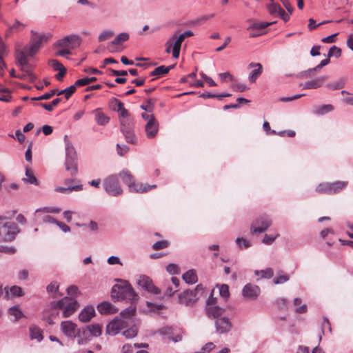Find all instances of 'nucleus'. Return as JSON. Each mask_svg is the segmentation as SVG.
Listing matches in <instances>:
<instances>
[{
	"label": "nucleus",
	"mask_w": 353,
	"mask_h": 353,
	"mask_svg": "<svg viewBox=\"0 0 353 353\" xmlns=\"http://www.w3.org/2000/svg\"><path fill=\"white\" fill-rule=\"evenodd\" d=\"M215 326L216 332L219 334L228 332L232 328V324L229 319L225 317L218 319L216 321Z\"/></svg>",
	"instance_id": "obj_17"
},
{
	"label": "nucleus",
	"mask_w": 353,
	"mask_h": 353,
	"mask_svg": "<svg viewBox=\"0 0 353 353\" xmlns=\"http://www.w3.org/2000/svg\"><path fill=\"white\" fill-rule=\"evenodd\" d=\"M6 52V48L2 42V41L0 39V76H3L4 68L6 67L5 62L3 61V55Z\"/></svg>",
	"instance_id": "obj_40"
},
{
	"label": "nucleus",
	"mask_w": 353,
	"mask_h": 353,
	"mask_svg": "<svg viewBox=\"0 0 353 353\" xmlns=\"http://www.w3.org/2000/svg\"><path fill=\"white\" fill-rule=\"evenodd\" d=\"M94 119L99 125H105L110 121V117L99 110L94 111Z\"/></svg>",
	"instance_id": "obj_28"
},
{
	"label": "nucleus",
	"mask_w": 353,
	"mask_h": 353,
	"mask_svg": "<svg viewBox=\"0 0 353 353\" xmlns=\"http://www.w3.org/2000/svg\"><path fill=\"white\" fill-rule=\"evenodd\" d=\"M61 329L66 336L72 339H74V338L77 337V332L79 330L77 329V325L70 321H65L61 322Z\"/></svg>",
	"instance_id": "obj_11"
},
{
	"label": "nucleus",
	"mask_w": 353,
	"mask_h": 353,
	"mask_svg": "<svg viewBox=\"0 0 353 353\" xmlns=\"http://www.w3.org/2000/svg\"><path fill=\"white\" fill-rule=\"evenodd\" d=\"M25 24L16 21L13 25L10 26L6 32V36H8L10 33L18 32L23 30L25 28Z\"/></svg>",
	"instance_id": "obj_37"
},
{
	"label": "nucleus",
	"mask_w": 353,
	"mask_h": 353,
	"mask_svg": "<svg viewBox=\"0 0 353 353\" xmlns=\"http://www.w3.org/2000/svg\"><path fill=\"white\" fill-rule=\"evenodd\" d=\"M327 77H320L316 79L308 81L303 85V89H316L322 86L324 82L326 81Z\"/></svg>",
	"instance_id": "obj_25"
},
{
	"label": "nucleus",
	"mask_w": 353,
	"mask_h": 353,
	"mask_svg": "<svg viewBox=\"0 0 353 353\" xmlns=\"http://www.w3.org/2000/svg\"><path fill=\"white\" fill-rule=\"evenodd\" d=\"M83 190V185L81 184L76 185H69L66 187L57 186L54 188L55 192L63 194H70L73 191H81Z\"/></svg>",
	"instance_id": "obj_27"
},
{
	"label": "nucleus",
	"mask_w": 353,
	"mask_h": 353,
	"mask_svg": "<svg viewBox=\"0 0 353 353\" xmlns=\"http://www.w3.org/2000/svg\"><path fill=\"white\" fill-rule=\"evenodd\" d=\"M166 270L171 274H177L179 273V268L174 263H170L166 266Z\"/></svg>",
	"instance_id": "obj_60"
},
{
	"label": "nucleus",
	"mask_w": 353,
	"mask_h": 353,
	"mask_svg": "<svg viewBox=\"0 0 353 353\" xmlns=\"http://www.w3.org/2000/svg\"><path fill=\"white\" fill-rule=\"evenodd\" d=\"M8 313L14 317L15 321L20 319L23 316V312L19 306L17 305L11 307L8 310Z\"/></svg>",
	"instance_id": "obj_42"
},
{
	"label": "nucleus",
	"mask_w": 353,
	"mask_h": 353,
	"mask_svg": "<svg viewBox=\"0 0 353 353\" xmlns=\"http://www.w3.org/2000/svg\"><path fill=\"white\" fill-rule=\"evenodd\" d=\"M330 183V193H336L343 190L347 185L345 181H336Z\"/></svg>",
	"instance_id": "obj_36"
},
{
	"label": "nucleus",
	"mask_w": 353,
	"mask_h": 353,
	"mask_svg": "<svg viewBox=\"0 0 353 353\" xmlns=\"http://www.w3.org/2000/svg\"><path fill=\"white\" fill-rule=\"evenodd\" d=\"M154 102H152L150 99L148 100L145 103L142 104L141 105V108L142 110L149 112L152 113L154 110Z\"/></svg>",
	"instance_id": "obj_58"
},
{
	"label": "nucleus",
	"mask_w": 353,
	"mask_h": 353,
	"mask_svg": "<svg viewBox=\"0 0 353 353\" xmlns=\"http://www.w3.org/2000/svg\"><path fill=\"white\" fill-rule=\"evenodd\" d=\"M70 48L74 49L81 44V39L77 35H69Z\"/></svg>",
	"instance_id": "obj_44"
},
{
	"label": "nucleus",
	"mask_w": 353,
	"mask_h": 353,
	"mask_svg": "<svg viewBox=\"0 0 353 353\" xmlns=\"http://www.w3.org/2000/svg\"><path fill=\"white\" fill-rule=\"evenodd\" d=\"M137 283L139 286L153 294H157L160 292L159 288L154 285L148 276H140Z\"/></svg>",
	"instance_id": "obj_13"
},
{
	"label": "nucleus",
	"mask_w": 353,
	"mask_h": 353,
	"mask_svg": "<svg viewBox=\"0 0 353 353\" xmlns=\"http://www.w3.org/2000/svg\"><path fill=\"white\" fill-rule=\"evenodd\" d=\"M127 123L125 121H122V125H121V130L124 134L127 142L132 144L137 143V139L132 131V121H127Z\"/></svg>",
	"instance_id": "obj_12"
},
{
	"label": "nucleus",
	"mask_w": 353,
	"mask_h": 353,
	"mask_svg": "<svg viewBox=\"0 0 353 353\" xmlns=\"http://www.w3.org/2000/svg\"><path fill=\"white\" fill-rule=\"evenodd\" d=\"M316 191L320 193H328L330 194V183H320L316 188Z\"/></svg>",
	"instance_id": "obj_49"
},
{
	"label": "nucleus",
	"mask_w": 353,
	"mask_h": 353,
	"mask_svg": "<svg viewBox=\"0 0 353 353\" xmlns=\"http://www.w3.org/2000/svg\"><path fill=\"white\" fill-rule=\"evenodd\" d=\"M269 12L272 15H279L283 8L279 4L272 3L268 6Z\"/></svg>",
	"instance_id": "obj_46"
},
{
	"label": "nucleus",
	"mask_w": 353,
	"mask_h": 353,
	"mask_svg": "<svg viewBox=\"0 0 353 353\" xmlns=\"http://www.w3.org/2000/svg\"><path fill=\"white\" fill-rule=\"evenodd\" d=\"M219 288L220 296L224 299H228L230 296L229 287L226 284L217 285Z\"/></svg>",
	"instance_id": "obj_51"
},
{
	"label": "nucleus",
	"mask_w": 353,
	"mask_h": 353,
	"mask_svg": "<svg viewBox=\"0 0 353 353\" xmlns=\"http://www.w3.org/2000/svg\"><path fill=\"white\" fill-rule=\"evenodd\" d=\"M346 83V79L345 78H341L334 82L330 83L327 85V87L331 90H339L343 88Z\"/></svg>",
	"instance_id": "obj_38"
},
{
	"label": "nucleus",
	"mask_w": 353,
	"mask_h": 353,
	"mask_svg": "<svg viewBox=\"0 0 353 353\" xmlns=\"http://www.w3.org/2000/svg\"><path fill=\"white\" fill-rule=\"evenodd\" d=\"M159 130V124L156 119H151L146 123L145 126V131L146 136L149 139H152L156 137Z\"/></svg>",
	"instance_id": "obj_21"
},
{
	"label": "nucleus",
	"mask_w": 353,
	"mask_h": 353,
	"mask_svg": "<svg viewBox=\"0 0 353 353\" xmlns=\"http://www.w3.org/2000/svg\"><path fill=\"white\" fill-rule=\"evenodd\" d=\"M59 308H55L54 302L50 304V308L46 310L43 314V319L46 321L50 325L54 324V321L57 319L59 316Z\"/></svg>",
	"instance_id": "obj_16"
},
{
	"label": "nucleus",
	"mask_w": 353,
	"mask_h": 353,
	"mask_svg": "<svg viewBox=\"0 0 353 353\" xmlns=\"http://www.w3.org/2000/svg\"><path fill=\"white\" fill-rule=\"evenodd\" d=\"M333 110V106L332 105L327 104V105H323L319 108V109L316 111V113L320 114H323L326 112H330Z\"/></svg>",
	"instance_id": "obj_61"
},
{
	"label": "nucleus",
	"mask_w": 353,
	"mask_h": 353,
	"mask_svg": "<svg viewBox=\"0 0 353 353\" xmlns=\"http://www.w3.org/2000/svg\"><path fill=\"white\" fill-rule=\"evenodd\" d=\"M103 187L107 193L114 196H119L123 192L116 175L107 177L103 181Z\"/></svg>",
	"instance_id": "obj_10"
},
{
	"label": "nucleus",
	"mask_w": 353,
	"mask_h": 353,
	"mask_svg": "<svg viewBox=\"0 0 353 353\" xmlns=\"http://www.w3.org/2000/svg\"><path fill=\"white\" fill-rule=\"evenodd\" d=\"M169 242L168 241H160L153 244L152 249L154 250H159L168 248Z\"/></svg>",
	"instance_id": "obj_57"
},
{
	"label": "nucleus",
	"mask_w": 353,
	"mask_h": 353,
	"mask_svg": "<svg viewBox=\"0 0 353 353\" xmlns=\"http://www.w3.org/2000/svg\"><path fill=\"white\" fill-rule=\"evenodd\" d=\"M12 99L11 92L9 89L0 90V101L10 102Z\"/></svg>",
	"instance_id": "obj_45"
},
{
	"label": "nucleus",
	"mask_w": 353,
	"mask_h": 353,
	"mask_svg": "<svg viewBox=\"0 0 353 353\" xmlns=\"http://www.w3.org/2000/svg\"><path fill=\"white\" fill-rule=\"evenodd\" d=\"M236 243L240 248H248L251 245L250 243L243 238H237Z\"/></svg>",
	"instance_id": "obj_59"
},
{
	"label": "nucleus",
	"mask_w": 353,
	"mask_h": 353,
	"mask_svg": "<svg viewBox=\"0 0 353 353\" xmlns=\"http://www.w3.org/2000/svg\"><path fill=\"white\" fill-rule=\"evenodd\" d=\"M56 46L59 48H70L69 36H67L61 39H59L56 43Z\"/></svg>",
	"instance_id": "obj_53"
},
{
	"label": "nucleus",
	"mask_w": 353,
	"mask_h": 353,
	"mask_svg": "<svg viewBox=\"0 0 353 353\" xmlns=\"http://www.w3.org/2000/svg\"><path fill=\"white\" fill-rule=\"evenodd\" d=\"M114 32L112 30H104L99 36V41H103L112 37Z\"/></svg>",
	"instance_id": "obj_54"
},
{
	"label": "nucleus",
	"mask_w": 353,
	"mask_h": 353,
	"mask_svg": "<svg viewBox=\"0 0 353 353\" xmlns=\"http://www.w3.org/2000/svg\"><path fill=\"white\" fill-rule=\"evenodd\" d=\"M88 327L92 337L99 336L102 333V326L99 324H91L88 325Z\"/></svg>",
	"instance_id": "obj_41"
},
{
	"label": "nucleus",
	"mask_w": 353,
	"mask_h": 353,
	"mask_svg": "<svg viewBox=\"0 0 353 353\" xmlns=\"http://www.w3.org/2000/svg\"><path fill=\"white\" fill-rule=\"evenodd\" d=\"M59 284L57 281L51 282L46 288L48 293L52 298H57L60 294L59 293Z\"/></svg>",
	"instance_id": "obj_30"
},
{
	"label": "nucleus",
	"mask_w": 353,
	"mask_h": 353,
	"mask_svg": "<svg viewBox=\"0 0 353 353\" xmlns=\"http://www.w3.org/2000/svg\"><path fill=\"white\" fill-rule=\"evenodd\" d=\"M46 40L45 35L32 33L29 44L24 46H18L16 52H23L28 59V57H32L38 52L43 42L46 41Z\"/></svg>",
	"instance_id": "obj_5"
},
{
	"label": "nucleus",
	"mask_w": 353,
	"mask_h": 353,
	"mask_svg": "<svg viewBox=\"0 0 353 353\" xmlns=\"http://www.w3.org/2000/svg\"><path fill=\"white\" fill-rule=\"evenodd\" d=\"M123 334L126 339H132L137 335V328L135 326L131 327L125 330Z\"/></svg>",
	"instance_id": "obj_50"
},
{
	"label": "nucleus",
	"mask_w": 353,
	"mask_h": 353,
	"mask_svg": "<svg viewBox=\"0 0 353 353\" xmlns=\"http://www.w3.org/2000/svg\"><path fill=\"white\" fill-rule=\"evenodd\" d=\"M248 68H254V70L249 74L248 79L250 83H254L257 78L262 74L263 66L259 63H250L248 65Z\"/></svg>",
	"instance_id": "obj_18"
},
{
	"label": "nucleus",
	"mask_w": 353,
	"mask_h": 353,
	"mask_svg": "<svg viewBox=\"0 0 353 353\" xmlns=\"http://www.w3.org/2000/svg\"><path fill=\"white\" fill-rule=\"evenodd\" d=\"M256 275H261L262 278L270 279L273 276V270L271 268H267L265 270H261L260 272L256 271Z\"/></svg>",
	"instance_id": "obj_56"
},
{
	"label": "nucleus",
	"mask_w": 353,
	"mask_h": 353,
	"mask_svg": "<svg viewBox=\"0 0 353 353\" xmlns=\"http://www.w3.org/2000/svg\"><path fill=\"white\" fill-rule=\"evenodd\" d=\"M274 22L268 23V22H255L252 23L249 29L252 30H263L267 27H268L270 25L273 24Z\"/></svg>",
	"instance_id": "obj_48"
},
{
	"label": "nucleus",
	"mask_w": 353,
	"mask_h": 353,
	"mask_svg": "<svg viewBox=\"0 0 353 353\" xmlns=\"http://www.w3.org/2000/svg\"><path fill=\"white\" fill-rule=\"evenodd\" d=\"M67 292L69 295L74 296H77L80 294L78 287L75 285H70L68 287L67 289Z\"/></svg>",
	"instance_id": "obj_63"
},
{
	"label": "nucleus",
	"mask_w": 353,
	"mask_h": 353,
	"mask_svg": "<svg viewBox=\"0 0 353 353\" xmlns=\"http://www.w3.org/2000/svg\"><path fill=\"white\" fill-rule=\"evenodd\" d=\"M183 279L188 284H193L197 281L198 278L196 272L193 270H190L183 274Z\"/></svg>",
	"instance_id": "obj_31"
},
{
	"label": "nucleus",
	"mask_w": 353,
	"mask_h": 353,
	"mask_svg": "<svg viewBox=\"0 0 353 353\" xmlns=\"http://www.w3.org/2000/svg\"><path fill=\"white\" fill-rule=\"evenodd\" d=\"M135 306H130L123 310L119 317H116L106 327V333L109 335L114 336L117 334L122 329L126 327L129 321L135 315Z\"/></svg>",
	"instance_id": "obj_1"
},
{
	"label": "nucleus",
	"mask_w": 353,
	"mask_h": 353,
	"mask_svg": "<svg viewBox=\"0 0 353 353\" xmlns=\"http://www.w3.org/2000/svg\"><path fill=\"white\" fill-rule=\"evenodd\" d=\"M54 307L62 311L63 318H68L78 310L79 305L75 299L65 296L54 302Z\"/></svg>",
	"instance_id": "obj_7"
},
{
	"label": "nucleus",
	"mask_w": 353,
	"mask_h": 353,
	"mask_svg": "<svg viewBox=\"0 0 353 353\" xmlns=\"http://www.w3.org/2000/svg\"><path fill=\"white\" fill-rule=\"evenodd\" d=\"M194 35L193 32L188 30L181 34L174 33L170 37L165 44V52L170 54L172 52L174 59H178L180 54V50L182 42L187 37Z\"/></svg>",
	"instance_id": "obj_2"
},
{
	"label": "nucleus",
	"mask_w": 353,
	"mask_h": 353,
	"mask_svg": "<svg viewBox=\"0 0 353 353\" xmlns=\"http://www.w3.org/2000/svg\"><path fill=\"white\" fill-rule=\"evenodd\" d=\"M79 87V85H76V82L70 85V87L64 89V90H60L57 92V95L59 96V95H61V94H64L65 99L68 100L70 99V97L72 95V94H74L75 92V91L77 90V88Z\"/></svg>",
	"instance_id": "obj_33"
},
{
	"label": "nucleus",
	"mask_w": 353,
	"mask_h": 353,
	"mask_svg": "<svg viewBox=\"0 0 353 353\" xmlns=\"http://www.w3.org/2000/svg\"><path fill=\"white\" fill-rule=\"evenodd\" d=\"M98 311L101 314H115L119 310L109 302H103L98 305Z\"/></svg>",
	"instance_id": "obj_24"
},
{
	"label": "nucleus",
	"mask_w": 353,
	"mask_h": 353,
	"mask_svg": "<svg viewBox=\"0 0 353 353\" xmlns=\"http://www.w3.org/2000/svg\"><path fill=\"white\" fill-rule=\"evenodd\" d=\"M15 58L17 65L20 67L21 74H19L17 77L20 79H27L30 81H33L36 79V76L32 71V68L29 63L28 59L24 55L23 52H15Z\"/></svg>",
	"instance_id": "obj_6"
},
{
	"label": "nucleus",
	"mask_w": 353,
	"mask_h": 353,
	"mask_svg": "<svg viewBox=\"0 0 353 353\" xmlns=\"http://www.w3.org/2000/svg\"><path fill=\"white\" fill-rule=\"evenodd\" d=\"M156 185H149L140 182H136L134 180L132 184L130 185L129 190L132 192L143 193L148 192V190L155 188Z\"/></svg>",
	"instance_id": "obj_19"
},
{
	"label": "nucleus",
	"mask_w": 353,
	"mask_h": 353,
	"mask_svg": "<svg viewBox=\"0 0 353 353\" xmlns=\"http://www.w3.org/2000/svg\"><path fill=\"white\" fill-rule=\"evenodd\" d=\"M63 140L65 148V168L72 176H74L78 172L77 154L68 135L64 136Z\"/></svg>",
	"instance_id": "obj_3"
},
{
	"label": "nucleus",
	"mask_w": 353,
	"mask_h": 353,
	"mask_svg": "<svg viewBox=\"0 0 353 353\" xmlns=\"http://www.w3.org/2000/svg\"><path fill=\"white\" fill-rule=\"evenodd\" d=\"M95 315V310L92 306L85 307L79 314L80 321L86 323L90 321Z\"/></svg>",
	"instance_id": "obj_22"
},
{
	"label": "nucleus",
	"mask_w": 353,
	"mask_h": 353,
	"mask_svg": "<svg viewBox=\"0 0 353 353\" xmlns=\"http://www.w3.org/2000/svg\"><path fill=\"white\" fill-rule=\"evenodd\" d=\"M174 65L165 66L161 65L156 68L153 71L150 72L151 76H155L157 77H160L163 74L168 73V72L173 68Z\"/></svg>",
	"instance_id": "obj_29"
},
{
	"label": "nucleus",
	"mask_w": 353,
	"mask_h": 353,
	"mask_svg": "<svg viewBox=\"0 0 353 353\" xmlns=\"http://www.w3.org/2000/svg\"><path fill=\"white\" fill-rule=\"evenodd\" d=\"M232 87L236 92H243L248 89L247 86L242 83H234Z\"/></svg>",
	"instance_id": "obj_64"
},
{
	"label": "nucleus",
	"mask_w": 353,
	"mask_h": 353,
	"mask_svg": "<svg viewBox=\"0 0 353 353\" xmlns=\"http://www.w3.org/2000/svg\"><path fill=\"white\" fill-rule=\"evenodd\" d=\"M6 294L8 297L10 294H11L14 296H22L23 295L22 289L17 285H13L8 289L6 288Z\"/></svg>",
	"instance_id": "obj_39"
},
{
	"label": "nucleus",
	"mask_w": 353,
	"mask_h": 353,
	"mask_svg": "<svg viewBox=\"0 0 353 353\" xmlns=\"http://www.w3.org/2000/svg\"><path fill=\"white\" fill-rule=\"evenodd\" d=\"M19 232L17 224L13 222L0 223V237L3 241L14 240Z\"/></svg>",
	"instance_id": "obj_9"
},
{
	"label": "nucleus",
	"mask_w": 353,
	"mask_h": 353,
	"mask_svg": "<svg viewBox=\"0 0 353 353\" xmlns=\"http://www.w3.org/2000/svg\"><path fill=\"white\" fill-rule=\"evenodd\" d=\"M119 176L121 178L123 182L130 187V185L132 184L134 181V177L128 170H123L119 173Z\"/></svg>",
	"instance_id": "obj_34"
},
{
	"label": "nucleus",
	"mask_w": 353,
	"mask_h": 353,
	"mask_svg": "<svg viewBox=\"0 0 353 353\" xmlns=\"http://www.w3.org/2000/svg\"><path fill=\"white\" fill-rule=\"evenodd\" d=\"M204 292L201 285H198L194 290H187L179 295V302L185 305L195 303Z\"/></svg>",
	"instance_id": "obj_8"
},
{
	"label": "nucleus",
	"mask_w": 353,
	"mask_h": 353,
	"mask_svg": "<svg viewBox=\"0 0 353 353\" xmlns=\"http://www.w3.org/2000/svg\"><path fill=\"white\" fill-rule=\"evenodd\" d=\"M111 296L113 299H117V300L133 301L138 299L137 294L127 281L114 285L112 288Z\"/></svg>",
	"instance_id": "obj_4"
},
{
	"label": "nucleus",
	"mask_w": 353,
	"mask_h": 353,
	"mask_svg": "<svg viewBox=\"0 0 353 353\" xmlns=\"http://www.w3.org/2000/svg\"><path fill=\"white\" fill-rule=\"evenodd\" d=\"M117 153L120 156L125 155L129 151V148L127 145H121L120 144L117 143Z\"/></svg>",
	"instance_id": "obj_62"
},
{
	"label": "nucleus",
	"mask_w": 353,
	"mask_h": 353,
	"mask_svg": "<svg viewBox=\"0 0 353 353\" xmlns=\"http://www.w3.org/2000/svg\"><path fill=\"white\" fill-rule=\"evenodd\" d=\"M129 39V34L125 32L120 33L115 39L108 45V48L110 52H114V46L119 45L122 42L126 41Z\"/></svg>",
	"instance_id": "obj_26"
},
{
	"label": "nucleus",
	"mask_w": 353,
	"mask_h": 353,
	"mask_svg": "<svg viewBox=\"0 0 353 353\" xmlns=\"http://www.w3.org/2000/svg\"><path fill=\"white\" fill-rule=\"evenodd\" d=\"M260 292V289L257 285L248 283L243 287L242 294L243 297L253 300L258 297Z\"/></svg>",
	"instance_id": "obj_15"
},
{
	"label": "nucleus",
	"mask_w": 353,
	"mask_h": 353,
	"mask_svg": "<svg viewBox=\"0 0 353 353\" xmlns=\"http://www.w3.org/2000/svg\"><path fill=\"white\" fill-rule=\"evenodd\" d=\"M341 50L335 46L331 47L327 53V57H329V58L331 57H333V56L338 58V57H341Z\"/></svg>",
	"instance_id": "obj_55"
},
{
	"label": "nucleus",
	"mask_w": 353,
	"mask_h": 353,
	"mask_svg": "<svg viewBox=\"0 0 353 353\" xmlns=\"http://www.w3.org/2000/svg\"><path fill=\"white\" fill-rule=\"evenodd\" d=\"M216 303V300L214 298L209 299L207 304V313L209 316H212L213 318L217 317L220 314L221 309L219 307L214 306Z\"/></svg>",
	"instance_id": "obj_23"
},
{
	"label": "nucleus",
	"mask_w": 353,
	"mask_h": 353,
	"mask_svg": "<svg viewBox=\"0 0 353 353\" xmlns=\"http://www.w3.org/2000/svg\"><path fill=\"white\" fill-rule=\"evenodd\" d=\"M77 343L79 345H85L88 342H89L92 339V335L90 334V331L88 329V326L81 329V330H79L77 332Z\"/></svg>",
	"instance_id": "obj_20"
},
{
	"label": "nucleus",
	"mask_w": 353,
	"mask_h": 353,
	"mask_svg": "<svg viewBox=\"0 0 353 353\" xmlns=\"http://www.w3.org/2000/svg\"><path fill=\"white\" fill-rule=\"evenodd\" d=\"M26 176L23 179L25 182L29 184L38 185L37 179L31 168L28 167L26 168Z\"/></svg>",
	"instance_id": "obj_32"
},
{
	"label": "nucleus",
	"mask_w": 353,
	"mask_h": 353,
	"mask_svg": "<svg viewBox=\"0 0 353 353\" xmlns=\"http://www.w3.org/2000/svg\"><path fill=\"white\" fill-rule=\"evenodd\" d=\"M30 335L32 339H36L37 341L43 339L42 330L36 326L30 327Z\"/></svg>",
	"instance_id": "obj_35"
},
{
	"label": "nucleus",
	"mask_w": 353,
	"mask_h": 353,
	"mask_svg": "<svg viewBox=\"0 0 353 353\" xmlns=\"http://www.w3.org/2000/svg\"><path fill=\"white\" fill-rule=\"evenodd\" d=\"M97 80V79L94 77H85L76 81V85H79V87L85 86L90 83L95 82Z\"/></svg>",
	"instance_id": "obj_43"
},
{
	"label": "nucleus",
	"mask_w": 353,
	"mask_h": 353,
	"mask_svg": "<svg viewBox=\"0 0 353 353\" xmlns=\"http://www.w3.org/2000/svg\"><path fill=\"white\" fill-rule=\"evenodd\" d=\"M118 113L120 117L121 125H122V121H125V123H127V121H132V119L129 117L128 111L125 108L118 112Z\"/></svg>",
	"instance_id": "obj_52"
},
{
	"label": "nucleus",
	"mask_w": 353,
	"mask_h": 353,
	"mask_svg": "<svg viewBox=\"0 0 353 353\" xmlns=\"http://www.w3.org/2000/svg\"><path fill=\"white\" fill-rule=\"evenodd\" d=\"M271 225V221L268 217L265 216L257 220L251 226L252 232L262 233L265 231Z\"/></svg>",
	"instance_id": "obj_14"
},
{
	"label": "nucleus",
	"mask_w": 353,
	"mask_h": 353,
	"mask_svg": "<svg viewBox=\"0 0 353 353\" xmlns=\"http://www.w3.org/2000/svg\"><path fill=\"white\" fill-rule=\"evenodd\" d=\"M57 92H58V90L54 89V90H50L49 92H46L38 97L32 98V100H38V101L47 100V99H50L54 94H57Z\"/></svg>",
	"instance_id": "obj_47"
}]
</instances>
